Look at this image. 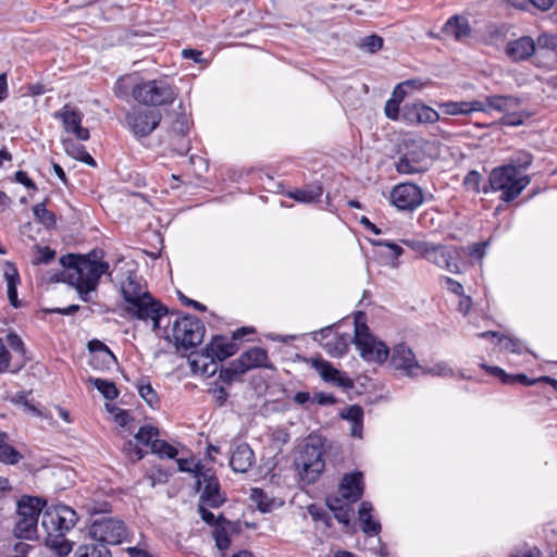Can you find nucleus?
I'll return each mask as SVG.
<instances>
[{
    "mask_svg": "<svg viewBox=\"0 0 557 557\" xmlns=\"http://www.w3.org/2000/svg\"><path fill=\"white\" fill-rule=\"evenodd\" d=\"M121 294L124 299V311L134 319L151 322V330L158 332L160 323L169 313L168 308L154 298L143 285L135 273H129L121 282Z\"/></svg>",
    "mask_w": 557,
    "mask_h": 557,
    "instance_id": "obj_1",
    "label": "nucleus"
},
{
    "mask_svg": "<svg viewBox=\"0 0 557 557\" xmlns=\"http://www.w3.org/2000/svg\"><path fill=\"white\" fill-rule=\"evenodd\" d=\"M63 267L62 280L74 286L82 300L90 301V292L95 290L102 274L107 273L109 263L100 260L97 251L87 256L66 255L60 258Z\"/></svg>",
    "mask_w": 557,
    "mask_h": 557,
    "instance_id": "obj_2",
    "label": "nucleus"
},
{
    "mask_svg": "<svg viewBox=\"0 0 557 557\" xmlns=\"http://www.w3.org/2000/svg\"><path fill=\"white\" fill-rule=\"evenodd\" d=\"M77 520V513L69 506L46 507L40 519L41 539L59 555H67L72 550V545L65 539V534L75 527Z\"/></svg>",
    "mask_w": 557,
    "mask_h": 557,
    "instance_id": "obj_3",
    "label": "nucleus"
},
{
    "mask_svg": "<svg viewBox=\"0 0 557 557\" xmlns=\"http://www.w3.org/2000/svg\"><path fill=\"white\" fill-rule=\"evenodd\" d=\"M488 181L491 190L502 191L500 199L510 202L530 184L531 178L522 175L518 166L508 164L493 169Z\"/></svg>",
    "mask_w": 557,
    "mask_h": 557,
    "instance_id": "obj_4",
    "label": "nucleus"
},
{
    "mask_svg": "<svg viewBox=\"0 0 557 557\" xmlns=\"http://www.w3.org/2000/svg\"><path fill=\"white\" fill-rule=\"evenodd\" d=\"M205 325L200 319L195 315H184L176 318L171 327L165 330V338L173 341L178 349L188 350L202 343L205 336Z\"/></svg>",
    "mask_w": 557,
    "mask_h": 557,
    "instance_id": "obj_5",
    "label": "nucleus"
},
{
    "mask_svg": "<svg viewBox=\"0 0 557 557\" xmlns=\"http://www.w3.org/2000/svg\"><path fill=\"white\" fill-rule=\"evenodd\" d=\"M44 504L37 497H23L17 502L16 522L14 534L16 537L32 540L41 539V530L38 527V518Z\"/></svg>",
    "mask_w": 557,
    "mask_h": 557,
    "instance_id": "obj_6",
    "label": "nucleus"
},
{
    "mask_svg": "<svg viewBox=\"0 0 557 557\" xmlns=\"http://www.w3.org/2000/svg\"><path fill=\"white\" fill-rule=\"evenodd\" d=\"M354 344L360 357L368 362L383 363L389 356L386 344L371 334L368 325L358 318L355 321Z\"/></svg>",
    "mask_w": 557,
    "mask_h": 557,
    "instance_id": "obj_7",
    "label": "nucleus"
},
{
    "mask_svg": "<svg viewBox=\"0 0 557 557\" xmlns=\"http://www.w3.org/2000/svg\"><path fill=\"white\" fill-rule=\"evenodd\" d=\"M89 535L92 541L108 545H117L127 540L128 531L122 520L102 517L96 519L90 528Z\"/></svg>",
    "mask_w": 557,
    "mask_h": 557,
    "instance_id": "obj_8",
    "label": "nucleus"
},
{
    "mask_svg": "<svg viewBox=\"0 0 557 557\" xmlns=\"http://www.w3.org/2000/svg\"><path fill=\"white\" fill-rule=\"evenodd\" d=\"M296 466L302 481L308 484L314 483L325 466L322 447L310 443L305 444L296 459Z\"/></svg>",
    "mask_w": 557,
    "mask_h": 557,
    "instance_id": "obj_9",
    "label": "nucleus"
},
{
    "mask_svg": "<svg viewBox=\"0 0 557 557\" xmlns=\"http://www.w3.org/2000/svg\"><path fill=\"white\" fill-rule=\"evenodd\" d=\"M175 92L172 86L164 79L141 82L137 90V101L146 106H162L172 103Z\"/></svg>",
    "mask_w": 557,
    "mask_h": 557,
    "instance_id": "obj_10",
    "label": "nucleus"
},
{
    "mask_svg": "<svg viewBox=\"0 0 557 557\" xmlns=\"http://www.w3.org/2000/svg\"><path fill=\"white\" fill-rule=\"evenodd\" d=\"M197 491H201L199 502L211 508L222 506L226 496L221 491L220 482L212 469L207 468L196 480Z\"/></svg>",
    "mask_w": 557,
    "mask_h": 557,
    "instance_id": "obj_11",
    "label": "nucleus"
},
{
    "mask_svg": "<svg viewBox=\"0 0 557 557\" xmlns=\"http://www.w3.org/2000/svg\"><path fill=\"white\" fill-rule=\"evenodd\" d=\"M53 116L61 121L64 133L70 137H74L76 140L89 139V129L82 125L84 114L76 107L66 103L55 111Z\"/></svg>",
    "mask_w": 557,
    "mask_h": 557,
    "instance_id": "obj_12",
    "label": "nucleus"
},
{
    "mask_svg": "<svg viewBox=\"0 0 557 557\" xmlns=\"http://www.w3.org/2000/svg\"><path fill=\"white\" fill-rule=\"evenodd\" d=\"M161 122V113L156 110L136 108L126 114V123L134 135L145 137L151 134Z\"/></svg>",
    "mask_w": 557,
    "mask_h": 557,
    "instance_id": "obj_13",
    "label": "nucleus"
},
{
    "mask_svg": "<svg viewBox=\"0 0 557 557\" xmlns=\"http://www.w3.org/2000/svg\"><path fill=\"white\" fill-rule=\"evenodd\" d=\"M391 202L399 210L413 211L423 203L422 189L411 183L396 185L391 191Z\"/></svg>",
    "mask_w": 557,
    "mask_h": 557,
    "instance_id": "obj_14",
    "label": "nucleus"
},
{
    "mask_svg": "<svg viewBox=\"0 0 557 557\" xmlns=\"http://www.w3.org/2000/svg\"><path fill=\"white\" fill-rule=\"evenodd\" d=\"M391 364L407 376H416L422 370V364L416 358L412 349L404 343L397 344L392 349Z\"/></svg>",
    "mask_w": 557,
    "mask_h": 557,
    "instance_id": "obj_15",
    "label": "nucleus"
},
{
    "mask_svg": "<svg viewBox=\"0 0 557 557\" xmlns=\"http://www.w3.org/2000/svg\"><path fill=\"white\" fill-rule=\"evenodd\" d=\"M424 259L450 273L460 272L458 265L459 253L455 247L431 244Z\"/></svg>",
    "mask_w": 557,
    "mask_h": 557,
    "instance_id": "obj_16",
    "label": "nucleus"
},
{
    "mask_svg": "<svg viewBox=\"0 0 557 557\" xmlns=\"http://www.w3.org/2000/svg\"><path fill=\"white\" fill-rule=\"evenodd\" d=\"M438 120V112L421 102L407 103L401 108V121L409 125L434 124Z\"/></svg>",
    "mask_w": 557,
    "mask_h": 557,
    "instance_id": "obj_17",
    "label": "nucleus"
},
{
    "mask_svg": "<svg viewBox=\"0 0 557 557\" xmlns=\"http://www.w3.org/2000/svg\"><path fill=\"white\" fill-rule=\"evenodd\" d=\"M159 437V430L152 425H144L139 428L138 432L135 434L136 444H133L132 441L127 443L125 447L126 454L131 458L132 461H138L143 459L145 453L137 445L140 444L144 447L151 448V444L154 440Z\"/></svg>",
    "mask_w": 557,
    "mask_h": 557,
    "instance_id": "obj_18",
    "label": "nucleus"
},
{
    "mask_svg": "<svg viewBox=\"0 0 557 557\" xmlns=\"http://www.w3.org/2000/svg\"><path fill=\"white\" fill-rule=\"evenodd\" d=\"M235 366L238 367L239 372L243 373L256 368H272L269 363L267 350L261 347H252L243 352L238 359L235 360Z\"/></svg>",
    "mask_w": 557,
    "mask_h": 557,
    "instance_id": "obj_19",
    "label": "nucleus"
},
{
    "mask_svg": "<svg viewBox=\"0 0 557 557\" xmlns=\"http://www.w3.org/2000/svg\"><path fill=\"white\" fill-rule=\"evenodd\" d=\"M395 166L400 174H418L428 171L429 163L423 152L408 151L398 159Z\"/></svg>",
    "mask_w": 557,
    "mask_h": 557,
    "instance_id": "obj_20",
    "label": "nucleus"
},
{
    "mask_svg": "<svg viewBox=\"0 0 557 557\" xmlns=\"http://www.w3.org/2000/svg\"><path fill=\"white\" fill-rule=\"evenodd\" d=\"M237 351V346L231 341L224 337H214L210 344H208L202 355L209 358L211 361H222Z\"/></svg>",
    "mask_w": 557,
    "mask_h": 557,
    "instance_id": "obj_21",
    "label": "nucleus"
},
{
    "mask_svg": "<svg viewBox=\"0 0 557 557\" xmlns=\"http://www.w3.org/2000/svg\"><path fill=\"white\" fill-rule=\"evenodd\" d=\"M363 493L362 474L360 472L346 474L339 485V495L347 503H355Z\"/></svg>",
    "mask_w": 557,
    "mask_h": 557,
    "instance_id": "obj_22",
    "label": "nucleus"
},
{
    "mask_svg": "<svg viewBox=\"0 0 557 557\" xmlns=\"http://www.w3.org/2000/svg\"><path fill=\"white\" fill-rule=\"evenodd\" d=\"M312 366L325 382H330L342 387L352 386L351 380L343 375L342 372L334 368L329 361L317 359L313 360Z\"/></svg>",
    "mask_w": 557,
    "mask_h": 557,
    "instance_id": "obj_23",
    "label": "nucleus"
},
{
    "mask_svg": "<svg viewBox=\"0 0 557 557\" xmlns=\"http://www.w3.org/2000/svg\"><path fill=\"white\" fill-rule=\"evenodd\" d=\"M255 460L253 450L246 443L239 444L232 453L230 466L235 472H247Z\"/></svg>",
    "mask_w": 557,
    "mask_h": 557,
    "instance_id": "obj_24",
    "label": "nucleus"
},
{
    "mask_svg": "<svg viewBox=\"0 0 557 557\" xmlns=\"http://www.w3.org/2000/svg\"><path fill=\"white\" fill-rule=\"evenodd\" d=\"M535 52V41L523 36L517 40L510 41L506 47L507 55L513 61H522L530 58Z\"/></svg>",
    "mask_w": 557,
    "mask_h": 557,
    "instance_id": "obj_25",
    "label": "nucleus"
},
{
    "mask_svg": "<svg viewBox=\"0 0 557 557\" xmlns=\"http://www.w3.org/2000/svg\"><path fill=\"white\" fill-rule=\"evenodd\" d=\"M321 333L329 339L324 343V348L333 357H341L348 350L350 337L349 335H338L332 329L322 330Z\"/></svg>",
    "mask_w": 557,
    "mask_h": 557,
    "instance_id": "obj_26",
    "label": "nucleus"
},
{
    "mask_svg": "<svg viewBox=\"0 0 557 557\" xmlns=\"http://www.w3.org/2000/svg\"><path fill=\"white\" fill-rule=\"evenodd\" d=\"M484 368L486 369V371L488 373L498 377L504 384L520 383L522 385L530 386V385H533L537 381H545L550 384H557V381L554 379H550L549 376H542L537 380H530L524 374H516V375L507 374L502 368H498V367H484Z\"/></svg>",
    "mask_w": 557,
    "mask_h": 557,
    "instance_id": "obj_27",
    "label": "nucleus"
},
{
    "mask_svg": "<svg viewBox=\"0 0 557 557\" xmlns=\"http://www.w3.org/2000/svg\"><path fill=\"white\" fill-rule=\"evenodd\" d=\"M443 33L459 41L468 38L471 34L468 18L459 15L451 16L443 26Z\"/></svg>",
    "mask_w": 557,
    "mask_h": 557,
    "instance_id": "obj_28",
    "label": "nucleus"
},
{
    "mask_svg": "<svg viewBox=\"0 0 557 557\" xmlns=\"http://www.w3.org/2000/svg\"><path fill=\"white\" fill-rule=\"evenodd\" d=\"M3 276L7 282V295L10 304L17 308L20 306L17 299V285L20 284V274L17 269L11 262L3 264Z\"/></svg>",
    "mask_w": 557,
    "mask_h": 557,
    "instance_id": "obj_29",
    "label": "nucleus"
},
{
    "mask_svg": "<svg viewBox=\"0 0 557 557\" xmlns=\"http://www.w3.org/2000/svg\"><path fill=\"white\" fill-rule=\"evenodd\" d=\"M486 104L490 107V112L497 111L506 114L509 111L517 110L521 101L518 97L511 95H490L486 96Z\"/></svg>",
    "mask_w": 557,
    "mask_h": 557,
    "instance_id": "obj_30",
    "label": "nucleus"
},
{
    "mask_svg": "<svg viewBox=\"0 0 557 557\" xmlns=\"http://www.w3.org/2000/svg\"><path fill=\"white\" fill-rule=\"evenodd\" d=\"M140 86L141 82L136 75H125L115 83L114 94L122 99L132 96L137 101V90L140 89Z\"/></svg>",
    "mask_w": 557,
    "mask_h": 557,
    "instance_id": "obj_31",
    "label": "nucleus"
},
{
    "mask_svg": "<svg viewBox=\"0 0 557 557\" xmlns=\"http://www.w3.org/2000/svg\"><path fill=\"white\" fill-rule=\"evenodd\" d=\"M77 141L78 140L74 137L62 138V146L65 152L73 159L79 160L88 165L96 166L94 158L86 151L84 145Z\"/></svg>",
    "mask_w": 557,
    "mask_h": 557,
    "instance_id": "obj_32",
    "label": "nucleus"
},
{
    "mask_svg": "<svg viewBox=\"0 0 557 557\" xmlns=\"http://www.w3.org/2000/svg\"><path fill=\"white\" fill-rule=\"evenodd\" d=\"M372 510L373 507L369 502L361 503L359 508V521L362 531L370 536L377 535L381 531L380 522L372 519Z\"/></svg>",
    "mask_w": 557,
    "mask_h": 557,
    "instance_id": "obj_33",
    "label": "nucleus"
},
{
    "mask_svg": "<svg viewBox=\"0 0 557 557\" xmlns=\"http://www.w3.org/2000/svg\"><path fill=\"white\" fill-rule=\"evenodd\" d=\"M323 194L321 185H311L302 189L288 191L287 196L298 202L314 203L319 202Z\"/></svg>",
    "mask_w": 557,
    "mask_h": 557,
    "instance_id": "obj_34",
    "label": "nucleus"
},
{
    "mask_svg": "<svg viewBox=\"0 0 557 557\" xmlns=\"http://www.w3.org/2000/svg\"><path fill=\"white\" fill-rule=\"evenodd\" d=\"M76 557H111V553L103 543L92 541L81 545L76 552Z\"/></svg>",
    "mask_w": 557,
    "mask_h": 557,
    "instance_id": "obj_35",
    "label": "nucleus"
},
{
    "mask_svg": "<svg viewBox=\"0 0 557 557\" xmlns=\"http://www.w3.org/2000/svg\"><path fill=\"white\" fill-rule=\"evenodd\" d=\"M23 458L22 454L12 447L5 434H0V461L8 465H15Z\"/></svg>",
    "mask_w": 557,
    "mask_h": 557,
    "instance_id": "obj_36",
    "label": "nucleus"
},
{
    "mask_svg": "<svg viewBox=\"0 0 557 557\" xmlns=\"http://www.w3.org/2000/svg\"><path fill=\"white\" fill-rule=\"evenodd\" d=\"M88 349L91 352H99L101 356V361L104 367L110 368L112 364L116 363V358L113 352L109 349V347L103 344L101 341L92 339L88 343Z\"/></svg>",
    "mask_w": 557,
    "mask_h": 557,
    "instance_id": "obj_37",
    "label": "nucleus"
},
{
    "mask_svg": "<svg viewBox=\"0 0 557 557\" xmlns=\"http://www.w3.org/2000/svg\"><path fill=\"white\" fill-rule=\"evenodd\" d=\"M89 382L103 395L104 398L113 400L117 397L119 392L113 382L102 379H89Z\"/></svg>",
    "mask_w": 557,
    "mask_h": 557,
    "instance_id": "obj_38",
    "label": "nucleus"
},
{
    "mask_svg": "<svg viewBox=\"0 0 557 557\" xmlns=\"http://www.w3.org/2000/svg\"><path fill=\"white\" fill-rule=\"evenodd\" d=\"M150 451L157 454L160 457L175 458L178 454L177 449L166 443L165 441L157 440L151 444Z\"/></svg>",
    "mask_w": 557,
    "mask_h": 557,
    "instance_id": "obj_39",
    "label": "nucleus"
},
{
    "mask_svg": "<svg viewBox=\"0 0 557 557\" xmlns=\"http://www.w3.org/2000/svg\"><path fill=\"white\" fill-rule=\"evenodd\" d=\"M176 462L180 471L193 473L196 479L200 475V472L207 469L200 462H195L194 459L180 458Z\"/></svg>",
    "mask_w": 557,
    "mask_h": 557,
    "instance_id": "obj_40",
    "label": "nucleus"
},
{
    "mask_svg": "<svg viewBox=\"0 0 557 557\" xmlns=\"http://www.w3.org/2000/svg\"><path fill=\"white\" fill-rule=\"evenodd\" d=\"M33 212L36 219L47 227L55 224V218L53 213L46 208L45 203H37L33 208Z\"/></svg>",
    "mask_w": 557,
    "mask_h": 557,
    "instance_id": "obj_41",
    "label": "nucleus"
},
{
    "mask_svg": "<svg viewBox=\"0 0 557 557\" xmlns=\"http://www.w3.org/2000/svg\"><path fill=\"white\" fill-rule=\"evenodd\" d=\"M138 393L150 407L159 403L158 394L149 383H139Z\"/></svg>",
    "mask_w": 557,
    "mask_h": 557,
    "instance_id": "obj_42",
    "label": "nucleus"
},
{
    "mask_svg": "<svg viewBox=\"0 0 557 557\" xmlns=\"http://www.w3.org/2000/svg\"><path fill=\"white\" fill-rule=\"evenodd\" d=\"M527 117V113L512 110L503 115L500 123L506 126H520Z\"/></svg>",
    "mask_w": 557,
    "mask_h": 557,
    "instance_id": "obj_43",
    "label": "nucleus"
},
{
    "mask_svg": "<svg viewBox=\"0 0 557 557\" xmlns=\"http://www.w3.org/2000/svg\"><path fill=\"white\" fill-rule=\"evenodd\" d=\"M420 373L430 374L433 376H450L453 375V370L445 362H438L433 367L422 366Z\"/></svg>",
    "mask_w": 557,
    "mask_h": 557,
    "instance_id": "obj_44",
    "label": "nucleus"
},
{
    "mask_svg": "<svg viewBox=\"0 0 557 557\" xmlns=\"http://www.w3.org/2000/svg\"><path fill=\"white\" fill-rule=\"evenodd\" d=\"M189 131L188 126V119L185 114H180L172 122L171 125V132L178 136V137H185Z\"/></svg>",
    "mask_w": 557,
    "mask_h": 557,
    "instance_id": "obj_45",
    "label": "nucleus"
},
{
    "mask_svg": "<svg viewBox=\"0 0 557 557\" xmlns=\"http://www.w3.org/2000/svg\"><path fill=\"white\" fill-rule=\"evenodd\" d=\"M449 115L468 114L467 101H448L440 106Z\"/></svg>",
    "mask_w": 557,
    "mask_h": 557,
    "instance_id": "obj_46",
    "label": "nucleus"
},
{
    "mask_svg": "<svg viewBox=\"0 0 557 557\" xmlns=\"http://www.w3.org/2000/svg\"><path fill=\"white\" fill-rule=\"evenodd\" d=\"M539 50H552L555 51L557 49V37L549 34H542L537 37L535 42V49Z\"/></svg>",
    "mask_w": 557,
    "mask_h": 557,
    "instance_id": "obj_47",
    "label": "nucleus"
},
{
    "mask_svg": "<svg viewBox=\"0 0 557 557\" xmlns=\"http://www.w3.org/2000/svg\"><path fill=\"white\" fill-rule=\"evenodd\" d=\"M361 48L368 52L374 53L383 47V38L377 35H370L362 39Z\"/></svg>",
    "mask_w": 557,
    "mask_h": 557,
    "instance_id": "obj_48",
    "label": "nucleus"
},
{
    "mask_svg": "<svg viewBox=\"0 0 557 557\" xmlns=\"http://www.w3.org/2000/svg\"><path fill=\"white\" fill-rule=\"evenodd\" d=\"M400 102L389 98L384 107L385 115L393 121L401 120Z\"/></svg>",
    "mask_w": 557,
    "mask_h": 557,
    "instance_id": "obj_49",
    "label": "nucleus"
},
{
    "mask_svg": "<svg viewBox=\"0 0 557 557\" xmlns=\"http://www.w3.org/2000/svg\"><path fill=\"white\" fill-rule=\"evenodd\" d=\"M480 182H481L480 173L478 171L472 170L466 175V177L463 180V185L466 188L479 193L480 191Z\"/></svg>",
    "mask_w": 557,
    "mask_h": 557,
    "instance_id": "obj_50",
    "label": "nucleus"
},
{
    "mask_svg": "<svg viewBox=\"0 0 557 557\" xmlns=\"http://www.w3.org/2000/svg\"><path fill=\"white\" fill-rule=\"evenodd\" d=\"M244 374L239 372L238 367L235 366V360L230 363L227 368L221 369L219 373V377L226 382L231 383L237 375Z\"/></svg>",
    "mask_w": 557,
    "mask_h": 557,
    "instance_id": "obj_51",
    "label": "nucleus"
},
{
    "mask_svg": "<svg viewBox=\"0 0 557 557\" xmlns=\"http://www.w3.org/2000/svg\"><path fill=\"white\" fill-rule=\"evenodd\" d=\"M404 244L407 247L411 248L417 253H419L422 258H425L429 247L431 246L430 243L414 240V239L404 240Z\"/></svg>",
    "mask_w": 557,
    "mask_h": 557,
    "instance_id": "obj_52",
    "label": "nucleus"
},
{
    "mask_svg": "<svg viewBox=\"0 0 557 557\" xmlns=\"http://www.w3.org/2000/svg\"><path fill=\"white\" fill-rule=\"evenodd\" d=\"M214 540L220 550H225L231 545V539L224 529H216L214 531Z\"/></svg>",
    "mask_w": 557,
    "mask_h": 557,
    "instance_id": "obj_53",
    "label": "nucleus"
},
{
    "mask_svg": "<svg viewBox=\"0 0 557 557\" xmlns=\"http://www.w3.org/2000/svg\"><path fill=\"white\" fill-rule=\"evenodd\" d=\"M55 257V251L49 247H37V256L34 263H49Z\"/></svg>",
    "mask_w": 557,
    "mask_h": 557,
    "instance_id": "obj_54",
    "label": "nucleus"
},
{
    "mask_svg": "<svg viewBox=\"0 0 557 557\" xmlns=\"http://www.w3.org/2000/svg\"><path fill=\"white\" fill-rule=\"evenodd\" d=\"M11 362V354L5 347L2 338L0 337V373L9 370Z\"/></svg>",
    "mask_w": 557,
    "mask_h": 557,
    "instance_id": "obj_55",
    "label": "nucleus"
},
{
    "mask_svg": "<svg viewBox=\"0 0 557 557\" xmlns=\"http://www.w3.org/2000/svg\"><path fill=\"white\" fill-rule=\"evenodd\" d=\"M441 282L447 290L459 296L463 294V286L456 280L448 276H442Z\"/></svg>",
    "mask_w": 557,
    "mask_h": 557,
    "instance_id": "obj_56",
    "label": "nucleus"
},
{
    "mask_svg": "<svg viewBox=\"0 0 557 557\" xmlns=\"http://www.w3.org/2000/svg\"><path fill=\"white\" fill-rule=\"evenodd\" d=\"M472 112L490 113V107L486 104V98L484 99V101H467V113L470 114Z\"/></svg>",
    "mask_w": 557,
    "mask_h": 557,
    "instance_id": "obj_57",
    "label": "nucleus"
},
{
    "mask_svg": "<svg viewBox=\"0 0 557 557\" xmlns=\"http://www.w3.org/2000/svg\"><path fill=\"white\" fill-rule=\"evenodd\" d=\"M343 417L349 420L351 423L361 422L363 419V410L359 406H350L347 409L346 414H343Z\"/></svg>",
    "mask_w": 557,
    "mask_h": 557,
    "instance_id": "obj_58",
    "label": "nucleus"
},
{
    "mask_svg": "<svg viewBox=\"0 0 557 557\" xmlns=\"http://www.w3.org/2000/svg\"><path fill=\"white\" fill-rule=\"evenodd\" d=\"M410 84H417V81L416 79H410V81H406V82H403V83L398 84L394 88L391 98L394 99V100H397L398 102L401 103V101L404 100V98L406 96L405 87L409 86Z\"/></svg>",
    "mask_w": 557,
    "mask_h": 557,
    "instance_id": "obj_59",
    "label": "nucleus"
},
{
    "mask_svg": "<svg viewBox=\"0 0 557 557\" xmlns=\"http://www.w3.org/2000/svg\"><path fill=\"white\" fill-rule=\"evenodd\" d=\"M334 517L339 523L344 525H348L350 522V509L349 505L347 507H336V511L334 512Z\"/></svg>",
    "mask_w": 557,
    "mask_h": 557,
    "instance_id": "obj_60",
    "label": "nucleus"
},
{
    "mask_svg": "<svg viewBox=\"0 0 557 557\" xmlns=\"http://www.w3.org/2000/svg\"><path fill=\"white\" fill-rule=\"evenodd\" d=\"M198 512L201 517V519L207 522L208 524H215L216 519L215 516L207 508V505L199 503L198 505Z\"/></svg>",
    "mask_w": 557,
    "mask_h": 557,
    "instance_id": "obj_61",
    "label": "nucleus"
},
{
    "mask_svg": "<svg viewBox=\"0 0 557 557\" xmlns=\"http://www.w3.org/2000/svg\"><path fill=\"white\" fill-rule=\"evenodd\" d=\"M7 338H8L10 347L13 350L24 354V344L18 335L10 333L7 335Z\"/></svg>",
    "mask_w": 557,
    "mask_h": 557,
    "instance_id": "obj_62",
    "label": "nucleus"
},
{
    "mask_svg": "<svg viewBox=\"0 0 557 557\" xmlns=\"http://www.w3.org/2000/svg\"><path fill=\"white\" fill-rule=\"evenodd\" d=\"M15 180L16 182H18L20 184H23L24 186H26L27 188H33V189H36V186L35 184L33 183V181L28 177L27 173L24 172V171H17L15 173Z\"/></svg>",
    "mask_w": 557,
    "mask_h": 557,
    "instance_id": "obj_63",
    "label": "nucleus"
},
{
    "mask_svg": "<svg viewBox=\"0 0 557 557\" xmlns=\"http://www.w3.org/2000/svg\"><path fill=\"white\" fill-rule=\"evenodd\" d=\"M485 246L486 245L483 243L474 244L470 248L469 255L473 258L482 259L483 256L485 255Z\"/></svg>",
    "mask_w": 557,
    "mask_h": 557,
    "instance_id": "obj_64",
    "label": "nucleus"
}]
</instances>
